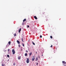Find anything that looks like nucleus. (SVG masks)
I'll return each instance as SVG.
<instances>
[{
    "label": "nucleus",
    "instance_id": "1",
    "mask_svg": "<svg viewBox=\"0 0 66 66\" xmlns=\"http://www.w3.org/2000/svg\"><path fill=\"white\" fill-rule=\"evenodd\" d=\"M62 63H63V64L64 66H66V62H65V61H63Z\"/></svg>",
    "mask_w": 66,
    "mask_h": 66
},
{
    "label": "nucleus",
    "instance_id": "2",
    "mask_svg": "<svg viewBox=\"0 0 66 66\" xmlns=\"http://www.w3.org/2000/svg\"><path fill=\"white\" fill-rule=\"evenodd\" d=\"M32 61H34V60H35V57L34 56H32Z\"/></svg>",
    "mask_w": 66,
    "mask_h": 66
},
{
    "label": "nucleus",
    "instance_id": "3",
    "mask_svg": "<svg viewBox=\"0 0 66 66\" xmlns=\"http://www.w3.org/2000/svg\"><path fill=\"white\" fill-rule=\"evenodd\" d=\"M12 52L13 53V54H15V50H12Z\"/></svg>",
    "mask_w": 66,
    "mask_h": 66
},
{
    "label": "nucleus",
    "instance_id": "4",
    "mask_svg": "<svg viewBox=\"0 0 66 66\" xmlns=\"http://www.w3.org/2000/svg\"><path fill=\"white\" fill-rule=\"evenodd\" d=\"M26 63H29V59L28 58H27L26 60Z\"/></svg>",
    "mask_w": 66,
    "mask_h": 66
},
{
    "label": "nucleus",
    "instance_id": "5",
    "mask_svg": "<svg viewBox=\"0 0 66 66\" xmlns=\"http://www.w3.org/2000/svg\"><path fill=\"white\" fill-rule=\"evenodd\" d=\"M34 18H35V19H37V18L36 16H34Z\"/></svg>",
    "mask_w": 66,
    "mask_h": 66
},
{
    "label": "nucleus",
    "instance_id": "6",
    "mask_svg": "<svg viewBox=\"0 0 66 66\" xmlns=\"http://www.w3.org/2000/svg\"><path fill=\"white\" fill-rule=\"evenodd\" d=\"M21 28H20V29L19 30V33H20V31H21Z\"/></svg>",
    "mask_w": 66,
    "mask_h": 66
},
{
    "label": "nucleus",
    "instance_id": "7",
    "mask_svg": "<svg viewBox=\"0 0 66 66\" xmlns=\"http://www.w3.org/2000/svg\"><path fill=\"white\" fill-rule=\"evenodd\" d=\"M18 60H20V59H21V56H20L18 57Z\"/></svg>",
    "mask_w": 66,
    "mask_h": 66
},
{
    "label": "nucleus",
    "instance_id": "8",
    "mask_svg": "<svg viewBox=\"0 0 66 66\" xmlns=\"http://www.w3.org/2000/svg\"><path fill=\"white\" fill-rule=\"evenodd\" d=\"M27 20H26V19H24V20H23V22H24V21H26Z\"/></svg>",
    "mask_w": 66,
    "mask_h": 66
},
{
    "label": "nucleus",
    "instance_id": "9",
    "mask_svg": "<svg viewBox=\"0 0 66 66\" xmlns=\"http://www.w3.org/2000/svg\"><path fill=\"white\" fill-rule=\"evenodd\" d=\"M22 26L23 25H24V22H23L22 23Z\"/></svg>",
    "mask_w": 66,
    "mask_h": 66
},
{
    "label": "nucleus",
    "instance_id": "10",
    "mask_svg": "<svg viewBox=\"0 0 66 66\" xmlns=\"http://www.w3.org/2000/svg\"><path fill=\"white\" fill-rule=\"evenodd\" d=\"M27 55H28V54H27V53H26L25 54V56H27Z\"/></svg>",
    "mask_w": 66,
    "mask_h": 66
},
{
    "label": "nucleus",
    "instance_id": "11",
    "mask_svg": "<svg viewBox=\"0 0 66 66\" xmlns=\"http://www.w3.org/2000/svg\"><path fill=\"white\" fill-rule=\"evenodd\" d=\"M38 60V58H37H37L36 59V61H37Z\"/></svg>",
    "mask_w": 66,
    "mask_h": 66
},
{
    "label": "nucleus",
    "instance_id": "12",
    "mask_svg": "<svg viewBox=\"0 0 66 66\" xmlns=\"http://www.w3.org/2000/svg\"><path fill=\"white\" fill-rule=\"evenodd\" d=\"M32 53L31 52L29 54V55H32Z\"/></svg>",
    "mask_w": 66,
    "mask_h": 66
},
{
    "label": "nucleus",
    "instance_id": "13",
    "mask_svg": "<svg viewBox=\"0 0 66 66\" xmlns=\"http://www.w3.org/2000/svg\"><path fill=\"white\" fill-rule=\"evenodd\" d=\"M9 44V45H11V42H9L8 43Z\"/></svg>",
    "mask_w": 66,
    "mask_h": 66
},
{
    "label": "nucleus",
    "instance_id": "14",
    "mask_svg": "<svg viewBox=\"0 0 66 66\" xmlns=\"http://www.w3.org/2000/svg\"><path fill=\"white\" fill-rule=\"evenodd\" d=\"M14 36H16V34H14Z\"/></svg>",
    "mask_w": 66,
    "mask_h": 66
},
{
    "label": "nucleus",
    "instance_id": "15",
    "mask_svg": "<svg viewBox=\"0 0 66 66\" xmlns=\"http://www.w3.org/2000/svg\"><path fill=\"white\" fill-rule=\"evenodd\" d=\"M7 57H10V56H9V55H7Z\"/></svg>",
    "mask_w": 66,
    "mask_h": 66
},
{
    "label": "nucleus",
    "instance_id": "16",
    "mask_svg": "<svg viewBox=\"0 0 66 66\" xmlns=\"http://www.w3.org/2000/svg\"><path fill=\"white\" fill-rule=\"evenodd\" d=\"M17 42L18 43V44H20V42Z\"/></svg>",
    "mask_w": 66,
    "mask_h": 66
},
{
    "label": "nucleus",
    "instance_id": "17",
    "mask_svg": "<svg viewBox=\"0 0 66 66\" xmlns=\"http://www.w3.org/2000/svg\"><path fill=\"white\" fill-rule=\"evenodd\" d=\"M32 44L34 45H35V44L33 42H32Z\"/></svg>",
    "mask_w": 66,
    "mask_h": 66
},
{
    "label": "nucleus",
    "instance_id": "18",
    "mask_svg": "<svg viewBox=\"0 0 66 66\" xmlns=\"http://www.w3.org/2000/svg\"><path fill=\"white\" fill-rule=\"evenodd\" d=\"M50 38H51V39H52V36H50Z\"/></svg>",
    "mask_w": 66,
    "mask_h": 66
},
{
    "label": "nucleus",
    "instance_id": "19",
    "mask_svg": "<svg viewBox=\"0 0 66 66\" xmlns=\"http://www.w3.org/2000/svg\"><path fill=\"white\" fill-rule=\"evenodd\" d=\"M18 46H19V47H21V46H20V44H19L18 45Z\"/></svg>",
    "mask_w": 66,
    "mask_h": 66
},
{
    "label": "nucleus",
    "instance_id": "20",
    "mask_svg": "<svg viewBox=\"0 0 66 66\" xmlns=\"http://www.w3.org/2000/svg\"><path fill=\"white\" fill-rule=\"evenodd\" d=\"M31 39H30L29 41H28V42H31Z\"/></svg>",
    "mask_w": 66,
    "mask_h": 66
},
{
    "label": "nucleus",
    "instance_id": "21",
    "mask_svg": "<svg viewBox=\"0 0 66 66\" xmlns=\"http://www.w3.org/2000/svg\"><path fill=\"white\" fill-rule=\"evenodd\" d=\"M13 65L14 66H15V63H13Z\"/></svg>",
    "mask_w": 66,
    "mask_h": 66
},
{
    "label": "nucleus",
    "instance_id": "22",
    "mask_svg": "<svg viewBox=\"0 0 66 66\" xmlns=\"http://www.w3.org/2000/svg\"><path fill=\"white\" fill-rule=\"evenodd\" d=\"M40 38H42V35H40Z\"/></svg>",
    "mask_w": 66,
    "mask_h": 66
},
{
    "label": "nucleus",
    "instance_id": "23",
    "mask_svg": "<svg viewBox=\"0 0 66 66\" xmlns=\"http://www.w3.org/2000/svg\"><path fill=\"white\" fill-rule=\"evenodd\" d=\"M2 66H4V64H2Z\"/></svg>",
    "mask_w": 66,
    "mask_h": 66
},
{
    "label": "nucleus",
    "instance_id": "24",
    "mask_svg": "<svg viewBox=\"0 0 66 66\" xmlns=\"http://www.w3.org/2000/svg\"><path fill=\"white\" fill-rule=\"evenodd\" d=\"M22 42H23V39H22Z\"/></svg>",
    "mask_w": 66,
    "mask_h": 66
},
{
    "label": "nucleus",
    "instance_id": "25",
    "mask_svg": "<svg viewBox=\"0 0 66 66\" xmlns=\"http://www.w3.org/2000/svg\"><path fill=\"white\" fill-rule=\"evenodd\" d=\"M22 45H23V47H24V44H22Z\"/></svg>",
    "mask_w": 66,
    "mask_h": 66
},
{
    "label": "nucleus",
    "instance_id": "26",
    "mask_svg": "<svg viewBox=\"0 0 66 66\" xmlns=\"http://www.w3.org/2000/svg\"><path fill=\"white\" fill-rule=\"evenodd\" d=\"M26 52H28V51H27V50L26 51Z\"/></svg>",
    "mask_w": 66,
    "mask_h": 66
},
{
    "label": "nucleus",
    "instance_id": "27",
    "mask_svg": "<svg viewBox=\"0 0 66 66\" xmlns=\"http://www.w3.org/2000/svg\"><path fill=\"white\" fill-rule=\"evenodd\" d=\"M50 47H52V45L51 46H50Z\"/></svg>",
    "mask_w": 66,
    "mask_h": 66
},
{
    "label": "nucleus",
    "instance_id": "28",
    "mask_svg": "<svg viewBox=\"0 0 66 66\" xmlns=\"http://www.w3.org/2000/svg\"><path fill=\"white\" fill-rule=\"evenodd\" d=\"M38 58H39V59H40V57H39V55Z\"/></svg>",
    "mask_w": 66,
    "mask_h": 66
},
{
    "label": "nucleus",
    "instance_id": "29",
    "mask_svg": "<svg viewBox=\"0 0 66 66\" xmlns=\"http://www.w3.org/2000/svg\"><path fill=\"white\" fill-rule=\"evenodd\" d=\"M27 27H28V28H29V26L28 25Z\"/></svg>",
    "mask_w": 66,
    "mask_h": 66
},
{
    "label": "nucleus",
    "instance_id": "30",
    "mask_svg": "<svg viewBox=\"0 0 66 66\" xmlns=\"http://www.w3.org/2000/svg\"><path fill=\"white\" fill-rule=\"evenodd\" d=\"M10 50V49H8V51H9Z\"/></svg>",
    "mask_w": 66,
    "mask_h": 66
},
{
    "label": "nucleus",
    "instance_id": "31",
    "mask_svg": "<svg viewBox=\"0 0 66 66\" xmlns=\"http://www.w3.org/2000/svg\"><path fill=\"white\" fill-rule=\"evenodd\" d=\"M37 65H38V63H37Z\"/></svg>",
    "mask_w": 66,
    "mask_h": 66
},
{
    "label": "nucleus",
    "instance_id": "32",
    "mask_svg": "<svg viewBox=\"0 0 66 66\" xmlns=\"http://www.w3.org/2000/svg\"><path fill=\"white\" fill-rule=\"evenodd\" d=\"M16 42H19V41H18V40H17Z\"/></svg>",
    "mask_w": 66,
    "mask_h": 66
},
{
    "label": "nucleus",
    "instance_id": "33",
    "mask_svg": "<svg viewBox=\"0 0 66 66\" xmlns=\"http://www.w3.org/2000/svg\"><path fill=\"white\" fill-rule=\"evenodd\" d=\"M36 54H37V52H36Z\"/></svg>",
    "mask_w": 66,
    "mask_h": 66
},
{
    "label": "nucleus",
    "instance_id": "34",
    "mask_svg": "<svg viewBox=\"0 0 66 66\" xmlns=\"http://www.w3.org/2000/svg\"><path fill=\"white\" fill-rule=\"evenodd\" d=\"M44 14H45V12H44L43 13Z\"/></svg>",
    "mask_w": 66,
    "mask_h": 66
},
{
    "label": "nucleus",
    "instance_id": "35",
    "mask_svg": "<svg viewBox=\"0 0 66 66\" xmlns=\"http://www.w3.org/2000/svg\"><path fill=\"white\" fill-rule=\"evenodd\" d=\"M43 55H42V56H43Z\"/></svg>",
    "mask_w": 66,
    "mask_h": 66
}]
</instances>
